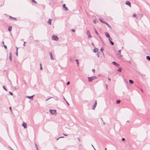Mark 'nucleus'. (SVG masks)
Segmentation results:
<instances>
[{
  "instance_id": "nucleus-1",
  "label": "nucleus",
  "mask_w": 150,
  "mask_h": 150,
  "mask_svg": "<svg viewBox=\"0 0 150 150\" xmlns=\"http://www.w3.org/2000/svg\"><path fill=\"white\" fill-rule=\"evenodd\" d=\"M97 78V77L95 76H92L91 77H88V81L90 82H92L93 80L96 79Z\"/></svg>"
},
{
  "instance_id": "nucleus-2",
  "label": "nucleus",
  "mask_w": 150,
  "mask_h": 150,
  "mask_svg": "<svg viewBox=\"0 0 150 150\" xmlns=\"http://www.w3.org/2000/svg\"><path fill=\"white\" fill-rule=\"evenodd\" d=\"M52 39L53 40H55V41H58L59 40V38L57 37V36L55 35H53L52 37Z\"/></svg>"
},
{
  "instance_id": "nucleus-3",
  "label": "nucleus",
  "mask_w": 150,
  "mask_h": 150,
  "mask_svg": "<svg viewBox=\"0 0 150 150\" xmlns=\"http://www.w3.org/2000/svg\"><path fill=\"white\" fill-rule=\"evenodd\" d=\"M50 113L52 115H55L57 113V111L55 110H50Z\"/></svg>"
},
{
  "instance_id": "nucleus-4",
  "label": "nucleus",
  "mask_w": 150,
  "mask_h": 150,
  "mask_svg": "<svg viewBox=\"0 0 150 150\" xmlns=\"http://www.w3.org/2000/svg\"><path fill=\"white\" fill-rule=\"evenodd\" d=\"M86 34L87 35L88 37V38H91V35L89 31V30H87L86 31Z\"/></svg>"
},
{
  "instance_id": "nucleus-5",
  "label": "nucleus",
  "mask_w": 150,
  "mask_h": 150,
  "mask_svg": "<svg viewBox=\"0 0 150 150\" xmlns=\"http://www.w3.org/2000/svg\"><path fill=\"white\" fill-rule=\"evenodd\" d=\"M96 105H97V102H96V100L95 101V102L94 103V104L93 105V107L92 108V110H94L95 109V108H96Z\"/></svg>"
},
{
  "instance_id": "nucleus-6",
  "label": "nucleus",
  "mask_w": 150,
  "mask_h": 150,
  "mask_svg": "<svg viewBox=\"0 0 150 150\" xmlns=\"http://www.w3.org/2000/svg\"><path fill=\"white\" fill-rule=\"evenodd\" d=\"M126 4L129 6L130 7H131V3L129 1H126L125 3Z\"/></svg>"
},
{
  "instance_id": "nucleus-7",
  "label": "nucleus",
  "mask_w": 150,
  "mask_h": 150,
  "mask_svg": "<svg viewBox=\"0 0 150 150\" xmlns=\"http://www.w3.org/2000/svg\"><path fill=\"white\" fill-rule=\"evenodd\" d=\"M49 54H50V59L52 60H54V58L53 57V56L52 55V52H49Z\"/></svg>"
},
{
  "instance_id": "nucleus-8",
  "label": "nucleus",
  "mask_w": 150,
  "mask_h": 150,
  "mask_svg": "<svg viewBox=\"0 0 150 150\" xmlns=\"http://www.w3.org/2000/svg\"><path fill=\"white\" fill-rule=\"evenodd\" d=\"M34 96V95L33 96H26V98H28L29 99L33 100V97Z\"/></svg>"
},
{
  "instance_id": "nucleus-9",
  "label": "nucleus",
  "mask_w": 150,
  "mask_h": 150,
  "mask_svg": "<svg viewBox=\"0 0 150 150\" xmlns=\"http://www.w3.org/2000/svg\"><path fill=\"white\" fill-rule=\"evenodd\" d=\"M62 7L65 8V11L68 10V8L66 7L65 4H64L62 5Z\"/></svg>"
},
{
  "instance_id": "nucleus-10",
  "label": "nucleus",
  "mask_w": 150,
  "mask_h": 150,
  "mask_svg": "<svg viewBox=\"0 0 150 150\" xmlns=\"http://www.w3.org/2000/svg\"><path fill=\"white\" fill-rule=\"evenodd\" d=\"M12 55L11 54V52L9 53V59L11 62L12 60Z\"/></svg>"
},
{
  "instance_id": "nucleus-11",
  "label": "nucleus",
  "mask_w": 150,
  "mask_h": 150,
  "mask_svg": "<svg viewBox=\"0 0 150 150\" xmlns=\"http://www.w3.org/2000/svg\"><path fill=\"white\" fill-rule=\"evenodd\" d=\"M22 126L24 128H26L27 127V124L25 122H23V123Z\"/></svg>"
},
{
  "instance_id": "nucleus-12",
  "label": "nucleus",
  "mask_w": 150,
  "mask_h": 150,
  "mask_svg": "<svg viewBox=\"0 0 150 150\" xmlns=\"http://www.w3.org/2000/svg\"><path fill=\"white\" fill-rule=\"evenodd\" d=\"M98 49L97 48L95 47V48L93 49V52H96L98 51Z\"/></svg>"
},
{
  "instance_id": "nucleus-13",
  "label": "nucleus",
  "mask_w": 150,
  "mask_h": 150,
  "mask_svg": "<svg viewBox=\"0 0 150 150\" xmlns=\"http://www.w3.org/2000/svg\"><path fill=\"white\" fill-rule=\"evenodd\" d=\"M99 20L101 22L103 23H105L106 22V21L102 18L99 19Z\"/></svg>"
},
{
  "instance_id": "nucleus-14",
  "label": "nucleus",
  "mask_w": 150,
  "mask_h": 150,
  "mask_svg": "<svg viewBox=\"0 0 150 150\" xmlns=\"http://www.w3.org/2000/svg\"><path fill=\"white\" fill-rule=\"evenodd\" d=\"M105 35L107 38H109L110 37L109 34L107 32L105 33Z\"/></svg>"
},
{
  "instance_id": "nucleus-15",
  "label": "nucleus",
  "mask_w": 150,
  "mask_h": 150,
  "mask_svg": "<svg viewBox=\"0 0 150 150\" xmlns=\"http://www.w3.org/2000/svg\"><path fill=\"white\" fill-rule=\"evenodd\" d=\"M52 21V19H49L48 21H47L48 23L50 25H51Z\"/></svg>"
},
{
  "instance_id": "nucleus-16",
  "label": "nucleus",
  "mask_w": 150,
  "mask_h": 150,
  "mask_svg": "<svg viewBox=\"0 0 150 150\" xmlns=\"http://www.w3.org/2000/svg\"><path fill=\"white\" fill-rule=\"evenodd\" d=\"M29 39L31 41L33 40V36L32 35H30L29 37Z\"/></svg>"
},
{
  "instance_id": "nucleus-17",
  "label": "nucleus",
  "mask_w": 150,
  "mask_h": 150,
  "mask_svg": "<svg viewBox=\"0 0 150 150\" xmlns=\"http://www.w3.org/2000/svg\"><path fill=\"white\" fill-rule=\"evenodd\" d=\"M12 27L11 26H9L8 28V30L10 32H11L12 30Z\"/></svg>"
},
{
  "instance_id": "nucleus-18",
  "label": "nucleus",
  "mask_w": 150,
  "mask_h": 150,
  "mask_svg": "<svg viewBox=\"0 0 150 150\" xmlns=\"http://www.w3.org/2000/svg\"><path fill=\"white\" fill-rule=\"evenodd\" d=\"M129 83L130 84H133L134 83L133 81L131 79H129Z\"/></svg>"
},
{
  "instance_id": "nucleus-19",
  "label": "nucleus",
  "mask_w": 150,
  "mask_h": 150,
  "mask_svg": "<svg viewBox=\"0 0 150 150\" xmlns=\"http://www.w3.org/2000/svg\"><path fill=\"white\" fill-rule=\"evenodd\" d=\"M105 24H106L109 28H111V26L106 22H105Z\"/></svg>"
},
{
  "instance_id": "nucleus-20",
  "label": "nucleus",
  "mask_w": 150,
  "mask_h": 150,
  "mask_svg": "<svg viewBox=\"0 0 150 150\" xmlns=\"http://www.w3.org/2000/svg\"><path fill=\"white\" fill-rule=\"evenodd\" d=\"M76 62L77 63V66L78 67L79 66V60L78 59H76Z\"/></svg>"
},
{
  "instance_id": "nucleus-21",
  "label": "nucleus",
  "mask_w": 150,
  "mask_h": 150,
  "mask_svg": "<svg viewBox=\"0 0 150 150\" xmlns=\"http://www.w3.org/2000/svg\"><path fill=\"white\" fill-rule=\"evenodd\" d=\"M82 149V147L81 146V144H80L79 146V150H81Z\"/></svg>"
},
{
  "instance_id": "nucleus-22",
  "label": "nucleus",
  "mask_w": 150,
  "mask_h": 150,
  "mask_svg": "<svg viewBox=\"0 0 150 150\" xmlns=\"http://www.w3.org/2000/svg\"><path fill=\"white\" fill-rule=\"evenodd\" d=\"M120 101H120V100H116V103L117 104H119L120 103Z\"/></svg>"
},
{
  "instance_id": "nucleus-23",
  "label": "nucleus",
  "mask_w": 150,
  "mask_h": 150,
  "mask_svg": "<svg viewBox=\"0 0 150 150\" xmlns=\"http://www.w3.org/2000/svg\"><path fill=\"white\" fill-rule=\"evenodd\" d=\"M146 59L149 61H150V57L149 56H147L146 57Z\"/></svg>"
},
{
  "instance_id": "nucleus-24",
  "label": "nucleus",
  "mask_w": 150,
  "mask_h": 150,
  "mask_svg": "<svg viewBox=\"0 0 150 150\" xmlns=\"http://www.w3.org/2000/svg\"><path fill=\"white\" fill-rule=\"evenodd\" d=\"M112 64L115 66L116 65V64H117V63L115 61L112 62Z\"/></svg>"
},
{
  "instance_id": "nucleus-25",
  "label": "nucleus",
  "mask_w": 150,
  "mask_h": 150,
  "mask_svg": "<svg viewBox=\"0 0 150 150\" xmlns=\"http://www.w3.org/2000/svg\"><path fill=\"white\" fill-rule=\"evenodd\" d=\"M16 56H18V48L17 47H16Z\"/></svg>"
},
{
  "instance_id": "nucleus-26",
  "label": "nucleus",
  "mask_w": 150,
  "mask_h": 150,
  "mask_svg": "<svg viewBox=\"0 0 150 150\" xmlns=\"http://www.w3.org/2000/svg\"><path fill=\"white\" fill-rule=\"evenodd\" d=\"M122 68L120 67L118 69L117 71L119 72H121L122 71Z\"/></svg>"
},
{
  "instance_id": "nucleus-27",
  "label": "nucleus",
  "mask_w": 150,
  "mask_h": 150,
  "mask_svg": "<svg viewBox=\"0 0 150 150\" xmlns=\"http://www.w3.org/2000/svg\"><path fill=\"white\" fill-rule=\"evenodd\" d=\"M110 42L111 45H114V42L111 40H110Z\"/></svg>"
},
{
  "instance_id": "nucleus-28",
  "label": "nucleus",
  "mask_w": 150,
  "mask_h": 150,
  "mask_svg": "<svg viewBox=\"0 0 150 150\" xmlns=\"http://www.w3.org/2000/svg\"><path fill=\"white\" fill-rule=\"evenodd\" d=\"M121 50H118V53H117V54L118 55H120L121 54Z\"/></svg>"
},
{
  "instance_id": "nucleus-29",
  "label": "nucleus",
  "mask_w": 150,
  "mask_h": 150,
  "mask_svg": "<svg viewBox=\"0 0 150 150\" xmlns=\"http://www.w3.org/2000/svg\"><path fill=\"white\" fill-rule=\"evenodd\" d=\"M139 75L141 76H145V75H144L143 74H142L141 73H139Z\"/></svg>"
},
{
  "instance_id": "nucleus-30",
  "label": "nucleus",
  "mask_w": 150,
  "mask_h": 150,
  "mask_svg": "<svg viewBox=\"0 0 150 150\" xmlns=\"http://www.w3.org/2000/svg\"><path fill=\"white\" fill-rule=\"evenodd\" d=\"M95 33H96V34L100 38V37L99 36L98 34V33L97 31L95 29Z\"/></svg>"
},
{
  "instance_id": "nucleus-31",
  "label": "nucleus",
  "mask_w": 150,
  "mask_h": 150,
  "mask_svg": "<svg viewBox=\"0 0 150 150\" xmlns=\"http://www.w3.org/2000/svg\"><path fill=\"white\" fill-rule=\"evenodd\" d=\"M64 99L65 100V101H66V102H67V105H69V103L65 99V98L64 97Z\"/></svg>"
},
{
  "instance_id": "nucleus-32",
  "label": "nucleus",
  "mask_w": 150,
  "mask_h": 150,
  "mask_svg": "<svg viewBox=\"0 0 150 150\" xmlns=\"http://www.w3.org/2000/svg\"><path fill=\"white\" fill-rule=\"evenodd\" d=\"M64 137H62V136H61V137H59L57 138V140L59 139L60 138H64Z\"/></svg>"
},
{
  "instance_id": "nucleus-33",
  "label": "nucleus",
  "mask_w": 150,
  "mask_h": 150,
  "mask_svg": "<svg viewBox=\"0 0 150 150\" xmlns=\"http://www.w3.org/2000/svg\"><path fill=\"white\" fill-rule=\"evenodd\" d=\"M3 88L6 91H7V90L6 88H5V87L4 86H3Z\"/></svg>"
},
{
  "instance_id": "nucleus-34",
  "label": "nucleus",
  "mask_w": 150,
  "mask_h": 150,
  "mask_svg": "<svg viewBox=\"0 0 150 150\" xmlns=\"http://www.w3.org/2000/svg\"><path fill=\"white\" fill-rule=\"evenodd\" d=\"M104 50V48L103 47H101L100 48V51L103 53V50Z\"/></svg>"
},
{
  "instance_id": "nucleus-35",
  "label": "nucleus",
  "mask_w": 150,
  "mask_h": 150,
  "mask_svg": "<svg viewBox=\"0 0 150 150\" xmlns=\"http://www.w3.org/2000/svg\"><path fill=\"white\" fill-rule=\"evenodd\" d=\"M31 0L33 2H34L35 4L37 3V2L35 0Z\"/></svg>"
},
{
  "instance_id": "nucleus-36",
  "label": "nucleus",
  "mask_w": 150,
  "mask_h": 150,
  "mask_svg": "<svg viewBox=\"0 0 150 150\" xmlns=\"http://www.w3.org/2000/svg\"><path fill=\"white\" fill-rule=\"evenodd\" d=\"M137 16V14H134L132 16L134 17H136Z\"/></svg>"
},
{
  "instance_id": "nucleus-37",
  "label": "nucleus",
  "mask_w": 150,
  "mask_h": 150,
  "mask_svg": "<svg viewBox=\"0 0 150 150\" xmlns=\"http://www.w3.org/2000/svg\"><path fill=\"white\" fill-rule=\"evenodd\" d=\"M52 98V97H50V98H47L46 99V101H47L49 99H50V98Z\"/></svg>"
},
{
  "instance_id": "nucleus-38",
  "label": "nucleus",
  "mask_w": 150,
  "mask_h": 150,
  "mask_svg": "<svg viewBox=\"0 0 150 150\" xmlns=\"http://www.w3.org/2000/svg\"><path fill=\"white\" fill-rule=\"evenodd\" d=\"M9 18L11 19H12L13 18V17H12L11 16H9Z\"/></svg>"
},
{
  "instance_id": "nucleus-39",
  "label": "nucleus",
  "mask_w": 150,
  "mask_h": 150,
  "mask_svg": "<svg viewBox=\"0 0 150 150\" xmlns=\"http://www.w3.org/2000/svg\"><path fill=\"white\" fill-rule=\"evenodd\" d=\"M4 47L5 48V49H7V46L6 45H5L4 44Z\"/></svg>"
},
{
  "instance_id": "nucleus-40",
  "label": "nucleus",
  "mask_w": 150,
  "mask_h": 150,
  "mask_svg": "<svg viewBox=\"0 0 150 150\" xmlns=\"http://www.w3.org/2000/svg\"><path fill=\"white\" fill-rule=\"evenodd\" d=\"M119 66H120V64H118L117 63V64H116V65H115V66H116V67H118Z\"/></svg>"
},
{
  "instance_id": "nucleus-41",
  "label": "nucleus",
  "mask_w": 150,
  "mask_h": 150,
  "mask_svg": "<svg viewBox=\"0 0 150 150\" xmlns=\"http://www.w3.org/2000/svg\"><path fill=\"white\" fill-rule=\"evenodd\" d=\"M35 147H36V149H37V148H38V146L36 144H35Z\"/></svg>"
},
{
  "instance_id": "nucleus-42",
  "label": "nucleus",
  "mask_w": 150,
  "mask_h": 150,
  "mask_svg": "<svg viewBox=\"0 0 150 150\" xmlns=\"http://www.w3.org/2000/svg\"><path fill=\"white\" fill-rule=\"evenodd\" d=\"M71 30L73 32H75V29H72V30Z\"/></svg>"
},
{
  "instance_id": "nucleus-43",
  "label": "nucleus",
  "mask_w": 150,
  "mask_h": 150,
  "mask_svg": "<svg viewBox=\"0 0 150 150\" xmlns=\"http://www.w3.org/2000/svg\"><path fill=\"white\" fill-rule=\"evenodd\" d=\"M9 93H10V94L11 95H12H12H13V93H12V92H10V91H9Z\"/></svg>"
},
{
  "instance_id": "nucleus-44",
  "label": "nucleus",
  "mask_w": 150,
  "mask_h": 150,
  "mask_svg": "<svg viewBox=\"0 0 150 150\" xmlns=\"http://www.w3.org/2000/svg\"><path fill=\"white\" fill-rule=\"evenodd\" d=\"M108 38L109 40V41H110V40H112V38L110 37H109Z\"/></svg>"
},
{
  "instance_id": "nucleus-45",
  "label": "nucleus",
  "mask_w": 150,
  "mask_h": 150,
  "mask_svg": "<svg viewBox=\"0 0 150 150\" xmlns=\"http://www.w3.org/2000/svg\"><path fill=\"white\" fill-rule=\"evenodd\" d=\"M70 82L69 81H68L67 82V85H69V84H70Z\"/></svg>"
},
{
  "instance_id": "nucleus-46",
  "label": "nucleus",
  "mask_w": 150,
  "mask_h": 150,
  "mask_svg": "<svg viewBox=\"0 0 150 150\" xmlns=\"http://www.w3.org/2000/svg\"><path fill=\"white\" fill-rule=\"evenodd\" d=\"M13 19H14V21H16L17 20V18H13Z\"/></svg>"
},
{
  "instance_id": "nucleus-47",
  "label": "nucleus",
  "mask_w": 150,
  "mask_h": 150,
  "mask_svg": "<svg viewBox=\"0 0 150 150\" xmlns=\"http://www.w3.org/2000/svg\"><path fill=\"white\" fill-rule=\"evenodd\" d=\"M95 70L94 69H93L92 70V71L94 73L95 72Z\"/></svg>"
},
{
  "instance_id": "nucleus-48",
  "label": "nucleus",
  "mask_w": 150,
  "mask_h": 150,
  "mask_svg": "<svg viewBox=\"0 0 150 150\" xmlns=\"http://www.w3.org/2000/svg\"><path fill=\"white\" fill-rule=\"evenodd\" d=\"M25 42H24V43L23 44V45L24 46H25Z\"/></svg>"
},
{
  "instance_id": "nucleus-49",
  "label": "nucleus",
  "mask_w": 150,
  "mask_h": 150,
  "mask_svg": "<svg viewBox=\"0 0 150 150\" xmlns=\"http://www.w3.org/2000/svg\"><path fill=\"white\" fill-rule=\"evenodd\" d=\"M69 60H70V61L71 62H72L73 61V59L71 58H70Z\"/></svg>"
},
{
  "instance_id": "nucleus-50",
  "label": "nucleus",
  "mask_w": 150,
  "mask_h": 150,
  "mask_svg": "<svg viewBox=\"0 0 150 150\" xmlns=\"http://www.w3.org/2000/svg\"><path fill=\"white\" fill-rule=\"evenodd\" d=\"M125 140V139L124 138H122V141H124Z\"/></svg>"
},
{
  "instance_id": "nucleus-51",
  "label": "nucleus",
  "mask_w": 150,
  "mask_h": 150,
  "mask_svg": "<svg viewBox=\"0 0 150 150\" xmlns=\"http://www.w3.org/2000/svg\"><path fill=\"white\" fill-rule=\"evenodd\" d=\"M42 65H41V66L40 67V70H42Z\"/></svg>"
},
{
  "instance_id": "nucleus-52",
  "label": "nucleus",
  "mask_w": 150,
  "mask_h": 150,
  "mask_svg": "<svg viewBox=\"0 0 150 150\" xmlns=\"http://www.w3.org/2000/svg\"><path fill=\"white\" fill-rule=\"evenodd\" d=\"M9 109L11 111V110H12V108L11 107H9Z\"/></svg>"
},
{
  "instance_id": "nucleus-53",
  "label": "nucleus",
  "mask_w": 150,
  "mask_h": 150,
  "mask_svg": "<svg viewBox=\"0 0 150 150\" xmlns=\"http://www.w3.org/2000/svg\"><path fill=\"white\" fill-rule=\"evenodd\" d=\"M77 139L79 140V142H80V141H81L80 139V138H79L78 137V138H77Z\"/></svg>"
},
{
  "instance_id": "nucleus-54",
  "label": "nucleus",
  "mask_w": 150,
  "mask_h": 150,
  "mask_svg": "<svg viewBox=\"0 0 150 150\" xmlns=\"http://www.w3.org/2000/svg\"><path fill=\"white\" fill-rule=\"evenodd\" d=\"M35 41L36 42H39V41H38V40H35Z\"/></svg>"
},
{
  "instance_id": "nucleus-55",
  "label": "nucleus",
  "mask_w": 150,
  "mask_h": 150,
  "mask_svg": "<svg viewBox=\"0 0 150 150\" xmlns=\"http://www.w3.org/2000/svg\"><path fill=\"white\" fill-rule=\"evenodd\" d=\"M125 81L127 83H128V82L125 79Z\"/></svg>"
},
{
  "instance_id": "nucleus-56",
  "label": "nucleus",
  "mask_w": 150,
  "mask_h": 150,
  "mask_svg": "<svg viewBox=\"0 0 150 150\" xmlns=\"http://www.w3.org/2000/svg\"><path fill=\"white\" fill-rule=\"evenodd\" d=\"M97 57H99V56L98 55V52L97 54Z\"/></svg>"
},
{
  "instance_id": "nucleus-57",
  "label": "nucleus",
  "mask_w": 150,
  "mask_h": 150,
  "mask_svg": "<svg viewBox=\"0 0 150 150\" xmlns=\"http://www.w3.org/2000/svg\"><path fill=\"white\" fill-rule=\"evenodd\" d=\"M63 135L65 136H67V134H63Z\"/></svg>"
},
{
  "instance_id": "nucleus-58",
  "label": "nucleus",
  "mask_w": 150,
  "mask_h": 150,
  "mask_svg": "<svg viewBox=\"0 0 150 150\" xmlns=\"http://www.w3.org/2000/svg\"><path fill=\"white\" fill-rule=\"evenodd\" d=\"M108 79L110 81V80H111L110 79L109 77H108Z\"/></svg>"
},
{
  "instance_id": "nucleus-59",
  "label": "nucleus",
  "mask_w": 150,
  "mask_h": 150,
  "mask_svg": "<svg viewBox=\"0 0 150 150\" xmlns=\"http://www.w3.org/2000/svg\"><path fill=\"white\" fill-rule=\"evenodd\" d=\"M2 43L4 45V41H2Z\"/></svg>"
},
{
  "instance_id": "nucleus-60",
  "label": "nucleus",
  "mask_w": 150,
  "mask_h": 150,
  "mask_svg": "<svg viewBox=\"0 0 150 150\" xmlns=\"http://www.w3.org/2000/svg\"><path fill=\"white\" fill-rule=\"evenodd\" d=\"M101 75V74H98V76H100Z\"/></svg>"
},
{
  "instance_id": "nucleus-61",
  "label": "nucleus",
  "mask_w": 150,
  "mask_h": 150,
  "mask_svg": "<svg viewBox=\"0 0 150 150\" xmlns=\"http://www.w3.org/2000/svg\"><path fill=\"white\" fill-rule=\"evenodd\" d=\"M106 87L107 88V87H108V85L107 84H106Z\"/></svg>"
},
{
  "instance_id": "nucleus-62",
  "label": "nucleus",
  "mask_w": 150,
  "mask_h": 150,
  "mask_svg": "<svg viewBox=\"0 0 150 150\" xmlns=\"http://www.w3.org/2000/svg\"><path fill=\"white\" fill-rule=\"evenodd\" d=\"M94 23H96V21H94Z\"/></svg>"
},
{
  "instance_id": "nucleus-63",
  "label": "nucleus",
  "mask_w": 150,
  "mask_h": 150,
  "mask_svg": "<svg viewBox=\"0 0 150 150\" xmlns=\"http://www.w3.org/2000/svg\"><path fill=\"white\" fill-rule=\"evenodd\" d=\"M141 91H142V92H143V90H142L141 89Z\"/></svg>"
},
{
  "instance_id": "nucleus-64",
  "label": "nucleus",
  "mask_w": 150,
  "mask_h": 150,
  "mask_svg": "<svg viewBox=\"0 0 150 150\" xmlns=\"http://www.w3.org/2000/svg\"><path fill=\"white\" fill-rule=\"evenodd\" d=\"M105 150H107V149L106 148H105Z\"/></svg>"
}]
</instances>
